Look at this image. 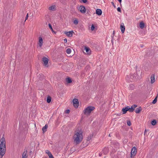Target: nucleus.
I'll return each mask as SVG.
<instances>
[{"instance_id":"423d86ee","label":"nucleus","mask_w":158,"mask_h":158,"mask_svg":"<svg viewBox=\"0 0 158 158\" xmlns=\"http://www.w3.org/2000/svg\"><path fill=\"white\" fill-rule=\"evenodd\" d=\"M73 102L74 107L77 108L79 105L78 100L76 98H74L73 100Z\"/></svg>"},{"instance_id":"ea45409f","label":"nucleus","mask_w":158,"mask_h":158,"mask_svg":"<svg viewBox=\"0 0 158 158\" xmlns=\"http://www.w3.org/2000/svg\"><path fill=\"white\" fill-rule=\"evenodd\" d=\"M64 41L65 43H67V39H64Z\"/></svg>"},{"instance_id":"79ce46f5","label":"nucleus","mask_w":158,"mask_h":158,"mask_svg":"<svg viewBox=\"0 0 158 158\" xmlns=\"http://www.w3.org/2000/svg\"><path fill=\"white\" fill-rule=\"evenodd\" d=\"M102 153H99V156H101L102 155Z\"/></svg>"},{"instance_id":"de8ad7c7","label":"nucleus","mask_w":158,"mask_h":158,"mask_svg":"<svg viewBox=\"0 0 158 158\" xmlns=\"http://www.w3.org/2000/svg\"><path fill=\"white\" fill-rule=\"evenodd\" d=\"M109 137H110V134H109Z\"/></svg>"},{"instance_id":"6ab92c4d","label":"nucleus","mask_w":158,"mask_h":158,"mask_svg":"<svg viewBox=\"0 0 158 158\" xmlns=\"http://www.w3.org/2000/svg\"><path fill=\"white\" fill-rule=\"evenodd\" d=\"M129 111L130 112H133L135 109L133 108V107L132 106L131 107L129 106Z\"/></svg>"},{"instance_id":"a19ab883","label":"nucleus","mask_w":158,"mask_h":158,"mask_svg":"<svg viewBox=\"0 0 158 158\" xmlns=\"http://www.w3.org/2000/svg\"><path fill=\"white\" fill-rule=\"evenodd\" d=\"M49 158H54L52 155V156H49Z\"/></svg>"},{"instance_id":"72a5a7b5","label":"nucleus","mask_w":158,"mask_h":158,"mask_svg":"<svg viewBox=\"0 0 158 158\" xmlns=\"http://www.w3.org/2000/svg\"><path fill=\"white\" fill-rule=\"evenodd\" d=\"M70 112V110L69 109H68L66 110L65 111V113L67 114H68Z\"/></svg>"},{"instance_id":"2eb2a0df","label":"nucleus","mask_w":158,"mask_h":158,"mask_svg":"<svg viewBox=\"0 0 158 158\" xmlns=\"http://www.w3.org/2000/svg\"><path fill=\"white\" fill-rule=\"evenodd\" d=\"M66 81L68 83H70L72 82V80L71 78L69 77H68L66 78Z\"/></svg>"},{"instance_id":"1a4fd4ad","label":"nucleus","mask_w":158,"mask_h":158,"mask_svg":"<svg viewBox=\"0 0 158 158\" xmlns=\"http://www.w3.org/2000/svg\"><path fill=\"white\" fill-rule=\"evenodd\" d=\"M120 27L122 33H124L125 30V27L124 25V24L123 23H121Z\"/></svg>"},{"instance_id":"4c0bfd02","label":"nucleus","mask_w":158,"mask_h":158,"mask_svg":"<svg viewBox=\"0 0 158 158\" xmlns=\"http://www.w3.org/2000/svg\"><path fill=\"white\" fill-rule=\"evenodd\" d=\"M28 14H27L26 16V17L25 18V21H26V20L28 19Z\"/></svg>"},{"instance_id":"b1692460","label":"nucleus","mask_w":158,"mask_h":158,"mask_svg":"<svg viewBox=\"0 0 158 158\" xmlns=\"http://www.w3.org/2000/svg\"><path fill=\"white\" fill-rule=\"evenodd\" d=\"M71 52V50L70 48H68L66 50V52L68 54H69Z\"/></svg>"},{"instance_id":"473e14b6","label":"nucleus","mask_w":158,"mask_h":158,"mask_svg":"<svg viewBox=\"0 0 158 158\" xmlns=\"http://www.w3.org/2000/svg\"><path fill=\"white\" fill-rule=\"evenodd\" d=\"M131 78L133 80H135L136 79V78L135 77H134L133 76H131Z\"/></svg>"},{"instance_id":"f8f14e48","label":"nucleus","mask_w":158,"mask_h":158,"mask_svg":"<svg viewBox=\"0 0 158 158\" xmlns=\"http://www.w3.org/2000/svg\"><path fill=\"white\" fill-rule=\"evenodd\" d=\"M102 11L100 9H98L96 10V14H97V15H98L99 16H100L102 15Z\"/></svg>"},{"instance_id":"7c9ffc66","label":"nucleus","mask_w":158,"mask_h":158,"mask_svg":"<svg viewBox=\"0 0 158 158\" xmlns=\"http://www.w3.org/2000/svg\"><path fill=\"white\" fill-rule=\"evenodd\" d=\"M127 124L128 126H130L131 125V122L130 120H128L127 121Z\"/></svg>"},{"instance_id":"9b49d317","label":"nucleus","mask_w":158,"mask_h":158,"mask_svg":"<svg viewBox=\"0 0 158 158\" xmlns=\"http://www.w3.org/2000/svg\"><path fill=\"white\" fill-rule=\"evenodd\" d=\"M129 106H127V107L123 108L122 109V111L123 112V114H125L127 111H129Z\"/></svg>"},{"instance_id":"2f4dec72","label":"nucleus","mask_w":158,"mask_h":158,"mask_svg":"<svg viewBox=\"0 0 158 158\" xmlns=\"http://www.w3.org/2000/svg\"><path fill=\"white\" fill-rule=\"evenodd\" d=\"M94 29H95L94 25V24H92L91 25V30L92 31H93V30H94Z\"/></svg>"},{"instance_id":"f03ea898","label":"nucleus","mask_w":158,"mask_h":158,"mask_svg":"<svg viewBox=\"0 0 158 158\" xmlns=\"http://www.w3.org/2000/svg\"><path fill=\"white\" fill-rule=\"evenodd\" d=\"M82 132L80 131L77 132L74 135V142L76 144L80 143L82 139Z\"/></svg>"},{"instance_id":"a18cd8bd","label":"nucleus","mask_w":158,"mask_h":158,"mask_svg":"<svg viewBox=\"0 0 158 158\" xmlns=\"http://www.w3.org/2000/svg\"><path fill=\"white\" fill-rule=\"evenodd\" d=\"M114 33H115V31H113V34H114Z\"/></svg>"},{"instance_id":"c9c22d12","label":"nucleus","mask_w":158,"mask_h":158,"mask_svg":"<svg viewBox=\"0 0 158 158\" xmlns=\"http://www.w3.org/2000/svg\"><path fill=\"white\" fill-rule=\"evenodd\" d=\"M132 106L133 108L135 109V108L137 107V106L136 105L134 104L132 106Z\"/></svg>"},{"instance_id":"f704fd0d","label":"nucleus","mask_w":158,"mask_h":158,"mask_svg":"<svg viewBox=\"0 0 158 158\" xmlns=\"http://www.w3.org/2000/svg\"><path fill=\"white\" fill-rule=\"evenodd\" d=\"M117 11L119 12H121V8L119 7H118L117 9Z\"/></svg>"},{"instance_id":"a878e982","label":"nucleus","mask_w":158,"mask_h":158,"mask_svg":"<svg viewBox=\"0 0 158 158\" xmlns=\"http://www.w3.org/2000/svg\"><path fill=\"white\" fill-rule=\"evenodd\" d=\"M46 153L49 156H50L52 155L51 152L48 150H46Z\"/></svg>"},{"instance_id":"20e7f679","label":"nucleus","mask_w":158,"mask_h":158,"mask_svg":"<svg viewBox=\"0 0 158 158\" xmlns=\"http://www.w3.org/2000/svg\"><path fill=\"white\" fill-rule=\"evenodd\" d=\"M137 152V149L135 147H134L132 149L131 157V158H134V156L135 155Z\"/></svg>"},{"instance_id":"f3484780","label":"nucleus","mask_w":158,"mask_h":158,"mask_svg":"<svg viewBox=\"0 0 158 158\" xmlns=\"http://www.w3.org/2000/svg\"><path fill=\"white\" fill-rule=\"evenodd\" d=\"M49 10H50L54 11L56 10L55 6H52L49 7Z\"/></svg>"},{"instance_id":"6e6552de","label":"nucleus","mask_w":158,"mask_h":158,"mask_svg":"<svg viewBox=\"0 0 158 158\" xmlns=\"http://www.w3.org/2000/svg\"><path fill=\"white\" fill-rule=\"evenodd\" d=\"M39 43L38 44L39 45V46L40 47H41L42 46L43 44V40L41 37H39Z\"/></svg>"},{"instance_id":"a211bd4d","label":"nucleus","mask_w":158,"mask_h":158,"mask_svg":"<svg viewBox=\"0 0 158 158\" xmlns=\"http://www.w3.org/2000/svg\"><path fill=\"white\" fill-rule=\"evenodd\" d=\"M139 26L141 28L143 29L144 26V23L143 22H141L139 24Z\"/></svg>"},{"instance_id":"0eeeda50","label":"nucleus","mask_w":158,"mask_h":158,"mask_svg":"<svg viewBox=\"0 0 158 158\" xmlns=\"http://www.w3.org/2000/svg\"><path fill=\"white\" fill-rule=\"evenodd\" d=\"M79 9L81 13L83 14L85 13L86 11L85 7L83 6H80Z\"/></svg>"},{"instance_id":"412c9836","label":"nucleus","mask_w":158,"mask_h":158,"mask_svg":"<svg viewBox=\"0 0 158 158\" xmlns=\"http://www.w3.org/2000/svg\"><path fill=\"white\" fill-rule=\"evenodd\" d=\"M156 120L154 119L151 121V123L153 126L156 125Z\"/></svg>"},{"instance_id":"c03bdc74","label":"nucleus","mask_w":158,"mask_h":158,"mask_svg":"<svg viewBox=\"0 0 158 158\" xmlns=\"http://www.w3.org/2000/svg\"><path fill=\"white\" fill-rule=\"evenodd\" d=\"M146 130L145 129V131H144V135L146 133Z\"/></svg>"},{"instance_id":"5701e85b","label":"nucleus","mask_w":158,"mask_h":158,"mask_svg":"<svg viewBox=\"0 0 158 158\" xmlns=\"http://www.w3.org/2000/svg\"><path fill=\"white\" fill-rule=\"evenodd\" d=\"M157 97H158L157 96L156 97V98H155V99L152 102V103H153V104H155L156 102L157 101Z\"/></svg>"},{"instance_id":"aec40b11","label":"nucleus","mask_w":158,"mask_h":158,"mask_svg":"<svg viewBox=\"0 0 158 158\" xmlns=\"http://www.w3.org/2000/svg\"><path fill=\"white\" fill-rule=\"evenodd\" d=\"M52 98L50 96H48L47 98V101L48 103H49L51 101Z\"/></svg>"},{"instance_id":"393cba45","label":"nucleus","mask_w":158,"mask_h":158,"mask_svg":"<svg viewBox=\"0 0 158 158\" xmlns=\"http://www.w3.org/2000/svg\"><path fill=\"white\" fill-rule=\"evenodd\" d=\"M27 153H25V152H24L23 153L22 158H27Z\"/></svg>"},{"instance_id":"c85d7f7f","label":"nucleus","mask_w":158,"mask_h":158,"mask_svg":"<svg viewBox=\"0 0 158 158\" xmlns=\"http://www.w3.org/2000/svg\"><path fill=\"white\" fill-rule=\"evenodd\" d=\"M48 26L49 27V28L51 29V31H54L53 29H52V26L50 23L48 24Z\"/></svg>"},{"instance_id":"7ed1b4c3","label":"nucleus","mask_w":158,"mask_h":158,"mask_svg":"<svg viewBox=\"0 0 158 158\" xmlns=\"http://www.w3.org/2000/svg\"><path fill=\"white\" fill-rule=\"evenodd\" d=\"M95 109L94 106H89L85 109L83 112L85 114H89Z\"/></svg>"},{"instance_id":"37998d69","label":"nucleus","mask_w":158,"mask_h":158,"mask_svg":"<svg viewBox=\"0 0 158 158\" xmlns=\"http://www.w3.org/2000/svg\"><path fill=\"white\" fill-rule=\"evenodd\" d=\"M118 1L119 2L121 3L122 2V0H118Z\"/></svg>"},{"instance_id":"4be33fe9","label":"nucleus","mask_w":158,"mask_h":158,"mask_svg":"<svg viewBox=\"0 0 158 158\" xmlns=\"http://www.w3.org/2000/svg\"><path fill=\"white\" fill-rule=\"evenodd\" d=\"M93 135H89L88 137H87V141H89L93 137Z\"/></svg>"},{"instance_id":"58836bf2","label":"nucleus","mask_w":158,"mask_h":158,"mask_svg":"<svg viewBox=\"0 0 158 158\" xmlns=\"http://www.w3.org/2000/svg\"><path fill=\"white\" fill-rule=\"evenodd\" d=\"M111 3V4H112V5L114 6V7L115 8L116 7V6H115V5H114V2H112Z\"/></svg>"},{"instance_id":"4468645a","label":"nucleus","mask_w":158,"mask_h":158,"mask_svg":"<svg viewBox=\"0 0 158 158\" xmlns=\"http://www.w3.org/2000/svg\"><path fill=\"white\" fill-rule=\"evenodd\" d=\"M48 127V125L46 124L45 125V126L44 127H43L42 129V130L43 131V133H44L47 131Z\"/></svg>"},{"instance_id":"e433bc0d","label":"nucleus","mask_w":158,"mask_h":158,"mask_svg":"<svg viewBox=\"0 0 158 158\" xmlns=\"http://www.w3.org/2000/svg\"><path fill=\"white\" fill-rule=\"evenodd\" d=\"M84 3H86L87 2V0H81Z\"/></svg>"},{"instance_id":"f257e3e1","label":"nucleus","mask_w":158,"mask_h":158,"mask_svg":"<svg viewBox=\"0 0 158 158\" xmlns=\"http://www.w3.org/2000/svg\"><path fill=\"white\" fill-rule=\"evenodd\" d=\"M1 143H0V155L1 156V158L5 154L6 152V141L3 136H2L0 139Z\"/></svg>"},{"instance_id":"bb28decb","label":"nucleus","mask_w":158,"mask_h":158,"mask_svg":"<svg viewBox=\"0 0 158 158\" xmlns=\"http://www.w3.org/2000/svg\"><path fill=\"white\" fill-rule=\"evenodd\" d=\"M85 52L87 53H89V51H90V49L89 48L85 47Z\"/></svg>"},{"instance_id":"c756f323","label":"nucleus","mask_w":158,"mask_h":158,"mask_svg":"<svg viewBox=\"0 0 158 158\" xmlns=\"http://www.w3.org/2000/svg\"><path fill=\"white\" fill-rule=\"evenodd\" d=\"M78 23V21L77 19H76L75 20H74L73 21V23L76 25Z\"/></svg>"},{"instance_id":"dca6fc26","label":"nucleus","mask_w":158,"mask_h":158,"mask_svg":"<svg viewBox=\"0 0 158 158\" xmlns=\"http://www.w3.org/2000/svg\"><path fill=\"white\" fill-rule=\"evenodd\" d=\"M142 108L140 106L138 108H136L135 110V112L136 113H139L142 110Z\"/></svg>"},{"instance_id":"cd10ccee","label":"nucleus","mask_w":158,"mask_h":158,"mask_svg":"<svg viewBox=\"0 0 158 158\" xmlns=\"http://www.w3.org/2000/svg\"><path fill=\"white\" fill-rule=\"evenodd\" d=\"M103 152L104 154H106V153H107V152H108V149L106 148H105L103 150Z\"/></svg>"},{"instance_id":"49530a36","label":"nucleus","mask_w":158,"mask_h":158,"mask_svg":"<svg viewBox=\"0 0 158 158\" xmlns=\"http://www.w3.org/2000/svg\"><path fill=\"white\" fill-rule=\"evenodd\" d=\"M137 65H136V66H135V68H136V69H137Z\"/></svg>"},{"instance_id":"ddd939ff","label":"nucleus","mask_w":158,"mask_h":158,"mask_svg":"<svg viewBox=\"0 0 158 158\" xmlns=\"http://www.w3.org/2000/svg\"><path fill=\"white\" fill-rule=\"evenodd\" d=\"M151 82L152 84H153L155 81V75L152 74L151 77Z\"/></svg>"},{"instance_id":"39448f33","label":"nucleus","mask_w":158,"mask_h":158,"mask_svg":"<svg viewBox=\"0 0 158 158\" xmlns=\"http://www.w3.org/2000/svg\"><path fill=\"white\" fill-rule=\"evenodd\" d=\"M42 60L44 62V65L47 67H48V59L46 57H44L43 58Z\"/></svg>"},{"instance_id":"9d476101","label":"nucleus","mask_w":158,"mask_h":158,"mask_svg":"<svg viewBox=\"0 0 158 158\" xmlns=\"http://www.w3.org/2000/svg\"><path fill=\"white\" fill-rule=\"evenodd\" d=\"M73 31H71L68 32H65L66 35L69 37H71L73 36Z\"/></svg>"}]
</instances>
